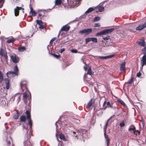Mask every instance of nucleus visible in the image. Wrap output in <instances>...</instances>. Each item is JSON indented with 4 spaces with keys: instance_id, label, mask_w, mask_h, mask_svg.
Masks as SVG:
<instances>
[{
    "instance_id": "f257e3e1",
    "label": "nucleus",
    "mask_w": 146,
    "mask_h": 146,
    "mask_svg": "<svg viewBox=\"0 0 146 146\" xmlns=\"http://www.w3.org/2000/svg\"><path fill=\"white\" fill-rule=\"evenodd\" d=\"M68 5V7L70 8L74 7L75 6L77 7L80 5L82 0H71L70 3L68 0H66Z\"/></svg>"
},
{
    "instance_id": "f03ea898",
    "label": "nucleus",
    "mask_w": 146,
    "mask_h": 146,
    "mask_svg": "<svg viewBox=\"0 0 146 146\" xmlns=\"http://www.w3.org/2000/svg\"><path fill=\"white\" fill-rule=\"evenodd\" d=\"M114 30V28H111L110 29H106L102 30V31L97 33L96 35L99 36L102 35H105L110 33L113 32Z\"/></svg>"
},
{
    "instance_id": "7ed1b4c3",
    "label": "nucleus",
    "mask_w": 146,
    "mask_h": 146,
    "mask_svg": "<svg viewBox=\"0 0 146 146\" xmlns=\"http://www.w3.org/2000/svg\"><path fill=\"white\" fill-rule=\"evenodd\" d=\"M18 71L19 69L17 67V65L16 64L15 66L14 71H8L6 74L7 76L8 77H9V75L11 74H15V75H18Z\"/></svg>"
},
{
    "instance_id": "20e7f679",
    "label": "nucleus",
    "mask_w": 146,
    "mask_h": 146,
    "mask_svg": "<svg viewBox=\"0 0 146 146\" xmlns=\"http://www.w3.org/2000/svg\"><path fill=\"white\" fill-rule=\"evenodd\" d=\"M26 114L27 115V118L28 119V123L30 125V128L31 129L32 126V120L31 119L30 113V112L27 110L26 111Z\"/></svg>"
},
{
    "instance_id": "39448f33",
    "label": "nucleus",
    "mask_w": 146,
    "mask_h": 146,
    "mask_svg": "<svg viewBox=\"0 0 146 146\" xmlns=\"http://www.w3.org/2000/svg\"><path fill=\"white\" fill-rule=\"evenodd\" d=\"M92 28L85 29L80 31H79V33L82 34L85 33L86 35H88L92 32Z\"/></svg>"
},
{
    "instance_id": "423d86ee",
    "label": "nucleus",
    "mask_w": 146,
    "mask_h": 146,
    "mask_svg": "<svg viewBox=\"0 0 146 146\" xmlns=\"http://www.w3.org/2000/svg\"><path fill=\"white\" fill-rule=\"evenodd\" d=\"M62 3L64 5V7L68 6L67 5L68 4L67 1L66 0H55V5H59L61 4Z\"/></svg>"
},
{
    "instance_id": "0eeeda50",
    "label": "nucleus",
    "mask_w": 146,
    "mask_h": 146,
    "mask_svg": "<svg viewBox=\"0 0 146 146\" xmlns=\"http://www.w3.org/2000/svg\"><path fill=\"white\" fill-rule=\"evenodd\" d=\"M11 59L13 63H17L19 61V58L16 54H14L11 56Z\"/></svg>"
},
{
    "instance_id": "6e6552de",
    "label": "nucleus",
    "mask_w": 146,
    "mask_h": 146,
    "mask_svg": "<svg viewBox=\"0 0 146 146\" xmlns=\"http://www.w3.org/2000/svg\"><path fill=\"white\" fill-rule=\"evenodd\" d=\"M86 132V130H85L84 129H82L80 130H77L76 132H74L73 131V133H78L77 134H76V135H74V136L76 137L77 136H78V135H79V133H80V134L81 135H82L84 133H85Z\"/></svg>"
},
{
    "instance_id": "1a4fd4ad",
    "label": "nucleus",
    "mask_w": 146,
    "mask_h": 146,
    "mask_svg": "<svg viewBox=\"0 0 146 146\" xmlns=\"http://www.w3.org/2000/svg\"><path fill=\"white\" fill-rule=\"evenodd\" d=\"M125 62H124L121 63L120 66V71L121 73L124 72L125 70Z\"/></svg>"
},
{
    "instance_id": "9d476101",
    "label": "nucleus",
    "mask_w": 146,
    "mask_h": 146,
    "mask_svg": "<svg viewBox=\"0 0 146 146\" xmlns=\"http://www.w3.org/2000/svg\"><path fill=\"white\" fill-rule=\"evenodd\" d=\"M146 62V54L143 55L142 57V59L141 61V68H143V66L145 65Z\"/></svg>"
},
{
    "instance_id": "9b49d317",
    "label": "nucleus",
    "mask_w": 146,
    "mask_h": 146,
    "mask_svg": "<svg viewBox=\"0 0 146 146\" xmlns=\"http://www.w3.org/2000/svg\"><path fill=\"white\" fill-rule=\"evenodd\" d=\"M146 27V22L142 25H140L138 27L136 28L137 31L141 30Z\"/></svg>"
},
{
    "instance_id": "f8f14e48",
    "label": "nucleus",
    "mask_w": 146,
    "mask_h": 146,
    "mask_svg": "<svg viewBox=\"0 0 146 146\" xmlns=\"http://www.w3.org/2000/svg\"><path fill=\"white\" fill-rule=\"evenodd\" d=\"M26 82L24 81H22L20 83L21 87L22 90H24V89L26 88Z\"/></svg>"
},
{
    "instance_id": "ddd939ff",
    "label": "nucleus",
    "mask_w": 146,
    "mask_h": 146,
    "mask_svg": "<svg viewBox=\"0 0 146 146\" xmlns=\"http://www.w3.org/2000/svg\"><path fill=\"white\" fill-rule=\"evenodd\" d=\"M114 55H108L106 56H98V57L99 58H101L102 59H106L109 58H110L113 57Z\"/></svg>"
},
{
    "instance_id": "4468645a",
    "label": "nucleus",
    "mask_w": 146,
    "mask_h": 146,
    "mask_svg": "<svg viewBox=\"0 0 146 146\" xmlns=\"http://www.w3.org/2000/svg\"><path fill=\"white\" fill-rule=\"evenodd\" d=\"M70 29V27L69 26H67V25H65L63 26L61 28L60 30L61 31H68Z\"/></svg>"
},
{
    "instance_id": "2eb2a0df",
    "label": "nucleus",
    "mask_w": 146,
    "mask_h": 146,
    "mask_svg": "<svg viewBox=\"0 0 146 146\" xmlns=\"http://www.w3.org/2000/svg\"><path fill=\"white\" fill-rule=\"evenodd\" d=\"M28 96L27 95V94L25 92V93H23V100L25 103V104H26L27 103V99L28 97Z\"/></svg>"
},
{
    "instance_id": "dca6fc26",
    "label": "nucleus",
    "mask_w": 146,
    "mask_h": 146,
    "mask_svg": "<svg viewBox=\"0 0 146 146\" xmlns=\"http://www.w3.org/2000/svg\"><path fill=\"white\" fill-rule=\"evenodd\" d=\"M94 9L92 7H91L89 8L85 12V13H84V14L83 15H84L86 14H88L90 13L91 12H92V11H94Z\"/></svg>"
},
{
    "instance_id": "f3484780",
    "label": "nucleus",
    "mask_w": 146,
    "mask_h": 146,
    "mask_svg": "<svg viewBox=\"0 0 146 146\" xmlns=\"http://www.w3.org/2000/svg\"><path fill=\"white\" fill-rule=\"evenodd\" d=\"M137 43L139 45L141 46H145V42L144 40L139 41Z\"/></svg>"
},
{
    "instance_id": "a211bd4d",
    "label": "nucleus",
    "mask_w": 146,
    "mask_h": 146,
    "mask_svg": "<svg viewBox=\"0 0 146 146\" xmlns=\"http://www.w3.org/2000/svg\"><path fill=\"white\" fill-rule=\"evenodd\" d=\"M5 80V84H6V89L7 90H8L9 89V80L8 79H6V80Z\"/></svg>"
},
{
    "instance_id": "6ab92c4d",
    "label": "nucleus",
    "mask_w": 146,
    "mask_h": 146,
    "mask_svg": "<svg viewBox=\"0 0 146 146\" xmlns=\"http://www.w3.org/2000/svg\"><path fill=\"white\" fill-rule=\"evenodd\" d=\"M59 138L60 139L64 141H66L65 136L63 134L61 133L59 135Z\"/></svg>"
},
{
    "instance_id": "aec40b11",
    "label": "nucleus",
    "mask_w": 146,
    "mask_h": 146,
    "mask_svg": "<svg viewBox=\"0 0 146 146\" xmlns=\"http://www.w3.org/2000/svg\"><path fill=\"white\" fill-rule=\"evenodd\" d=\"M92 99L90 100L89 101V102L88 104L87 105V108H90L92 106Z\"/></svg>"
},
{
    "instance_id": "412c9836",
    "label": "nucleus",
    "mask_w": 146,
    "mask_h": 146,
    "mask_svg": "<svg viewBox=\"0 0 146 146\" xmlns=\"http://www.w3.org/2000/svg\"><path fill=\"white\" fill-rule=\"evenodd\" d=\"M102 3H101V6H99L98 7V11L100 12H103L104 10V7H102Z\"/></svg>"
},
{
    "instance_id": "4be33fe9",
    "label": "nucleus",
    "mask_w": 146,
    "mask_h": 146,
    "mask_svg": "<svg viewBox=\"0 0 146 146\" xmlns=\"http://www.w3.org/2000/svg\"><path fill=\"white\" fill-rule=\"evenodd\" d=\"M6 100V98L5 96H4L3 98H2V100H1V104L2 105H5L6 104V102L5 100Z\"/></svg>"
},
{
    "instance_id": "5701e85b",
    "label": "nucleus",
    "mask_w": 146,
    "mask_h": 146,
    "mask_svg": "<svg viewBox=\"0 0 146 146\" xmlns=\"http://www.w3.org/2000/svg\"><path fill=\"white\" fill-rule=\"evenodd\" d=\"M24 146H32L31 143L27 141H24Z\"/></svg>"
},
{
    "instance_id": "b1692460",
    "label": "nucleus",
    "mask_w": 146,
    "mask_h": 146,
    "mask_svg": "<svg viewBox=\"0 0 146 146\" xmlns=\"http://www.w3.org/2000/svg\"><path fill=\"white\" fill-rule=\"evenodd\" d=\"M16 111V113L13 115V118L15 119H17L18 118L19 116L20 115L18 112V111Z\"/></svg>"
},
{
    "instance_id": "393cba45",
    "label": "nucleus",
    "mask_w": 146,
    "mask_h": 146,
    "mask_svg": "<svg viewBox=\"0 0 146 146\" xmlns=\"http://www.w3.org/2000/svg\"><path fill=\"white\" fill-rule=\"evenodd\" d=\"M30 9L31 11L30 12V13H31L32 16H35L36 14V12L35 11H33V9L31 7H30Z\"/></svg>"
},
{
    "instance_id": "a878e982",
    "label": "nucleus",
    "mask_w": 146,
    "mask_h": 146,
    "mask_svg": "<svg viewBox=\"0 0 146 146\" xmlns=\"http://www.w3.org/2000/svg\"><path fill=\"white\" fill-rule=\"evenodd\" d=\"M3 80V76L1 71H0V83H1Z\"/></svg>"
},
{
    "instance_id": "bb28decb",
    "label": "nucleus",
    "mask_w": 146,
    "mask_h": 146,
    "mask_svg": "<svg viewBox=\"0 0 146 146\" xmlns=\"http://www.w3.org/2000/svg\"><path fill=\"white\" fill-rule=\"evenodd\" d=\"M111 118H109L108 119V120L107 121V122H106V124L105 126L104 127V132H106V130L107 129V125H108V122L110 120V119Z\"/></svg>"
},
{
    "instance_id": "cd10ccee",
    "label": "nucleus",
    "mask_w": 146,
    "mask_h": 146,
    "mask_svg": "<svg viewBox=\"0 0 146 146\" xmlns=\"http://www.w3.org/2000/svg\"><path fill=\"white\" fill-rule=\"evenodd\" d=\"M26 120V117L25 116H22L20 117V120L22 122H25Z\"/></svg>"
},
{
    "instance_id": "c85d7f7f",
    "label": "nucleus",
    "mask_w": 146,
    "mask_h": 146,
    "mask_svg": "<svg viewBox=\"0 0 146 146\" xmlns=\"http://www.w3.org/2000/svg\"><path fill=\"white\" fill-rule=\"evenodd\" d=\"M19 10L17 7L14 9L15 14V16H18L19 14Z\"/></svg>"
},
{
    "instance_id": "c756f323",
    "label": "nucleus",
    "mask_w": 146,
    "mask_h": 146,
    "mask_svg": "<svg viewBox=\"0 0 146 146\" xmlns=\"http://www.w3.org/2000/svg\"><path fill=\"white\" fill-rule=\"evenodd\" d=\"M52 55L54 58H58L60 57V54L58 53L53 54Z\"/></svg>"
},
{
    "instance_id": "7c9ffc66",
    "label": "nucleus",
    "mask_w": 146,
    "mask_h": 146,
    "mask_svg": "<svg viewBox=\"0 0 146 146\" xmlns=\"http://www.w3.org/2000/svg\"><path fill=\"white\" fill-rule=\"evenodd\" d=\"M135 129V127L133 125H131L129 127L128 130L130 131L131 130H134Z\"/></svg>"
},
{
    "instance_id": "2f4dec72",
    "label": "nucleus",
    "mask_w": 146,
    "mask_h": 146,
    "mask_svg": "<svg viewBox=\"0 0 146 146\" xmlns=\"http://www.w3.org/2000/svg\"><path fill=\"white\" fill-rule=\"evenodd\" d=\"M15 40V39L13 38H12V39H9L8 40H7V42L8 43H12L14 42Z\"/></svg>"
},
{
    "instance_id": "473e14b6",
    "label": "nucleus",
    "mask_w": 146,
    "mask_h": 146,
    "mask_svg": "<svg viewBox=\"0 0 146 146\" xmlns=\"http://www.w3.org/2000/svg\"><path fill=\"white\" fill-rule=\"evenodd\" d=\"M118 102L119 103L122 105H123L124 107H125L126 104L123 101L121 100H119L118 101Z\"/></svg>"
},
{
    "instance_id": "72a5a7b5",
    "label": "nucleus",
    "mask_w": 146,
    "mask_h": 146,
    "mask_svg": "<svg viewBox=\"0 0 146 146\" xmlns=\"http://www.w3.org/2000/svg\"><path fill=\"white\" fill-rule=\"evenodd\" d=\"M87 74H89L90 75H92L93 74L90 68L88 70Z\"/></svg>"
},
{
    "instance_id": "f704fd0d",
    "label": "nucleus",
    "mask_w": 146,
    "mask_h": 146,
    "mask_svg": "<svg viewBox=\"0 0 146 146\" xmlns=\"http://www.w3.org/2000/svg\"><path fill=\"white\" fill-rule=\"evenodd\" d=\"M18 49L20 51L22 52L25 50V48L24 46L19 47Z\"/></svg>"
},
{
    "instance_id": "c9c22d12",
    "label": "nucleus",
    "mask_w": 146,
    "mask_h": 146,
    "mask_svg": "<svg viewBox=\"0 0 146 146\" xmlns=\"http://www.w3.org/2000/svg\"><path fill=\"white\" fill-rule=\"evenodd\" d=\"M23 130L25 131L27 133V135H28L27 132H28V130L27 127H26L25 125L23 126Z\"/></svg>"
},
{
    "instance_id": "e433bc0d",
    "label": "nucleus",
    "mask_w": 146,
    "mask_h": 146,
    "mask_svg": "<svg viewBox=\"0 0 146 146\" xmlns=\"http://www.w3.org/2000/svg\"><path fill=\"white\" fill-rule=\"evenodd\" d=\"M133 80V78L132 77L131 78L127 81V83L129 84H131Z\"/></svg>"
},
{
    "instance_id": "4c0bfd02",
    "label": "nucleus",
    "mask_w": 146,
    "mask_h": 146,
    "mask_svg": "<svg viewBox=\"0 0 146 146\" xmlns=\"http://www.w3.org/2000/svg\"><path fill=\"white\" fill-rule=\"evenodd\" d=\"M36 22L37 24L39 25H41L43 24V23L41 20H37Z\"/></svg>"
},
{
    "instance_id": "58836bf2",
    "label": "nucleus",
    "mask_w": 146,
    "mask_h": 146,
    "mask_svg": "<svg viewBox=\"0 0 146 146\" xmlns=\"http://www.w3.org/2000/svg\"><path fill=\"white\" fill-rule=\"evenodd\" d=\"M100 17H96L94 18V21H96L100 20Z\"/></svg>"
},
{
    "instance_id": "ea45409f",
    "label": "nucleus",
    "mask_w": 146,
    "mask_h": 146,
    "mask_svg": "<svg viewBox=\"0 0 146 146\" xmlns=\"http://www.w3.org/2000/svg\"><path fill=\"white\" fill-rule=\"evenodd\" d=\"M102 38L104 40L106 41L110 39V36H107L106 37L103 36Z\"/></svg>"
},
{
    "instance_id": "a19ab883",
    "label": "nucleus",
    "mask_w": 146,
    "mask_h": 146,
    "mask_svg": "<svg viewBox=\"0 0 146 146\" xmlns=\"http://www.w3.org/2000/svg\"><path fill=\"white\" fill-rule=\"evenodd\" d=\"M92 38H86L85 40L86 43H88L90 41H92Z\"/></svg>"
},
{
    "instance_id": "79ce46f5",
    "label": "nucleus",
    "mask_w": 146,
    "mask_h": 146,
    "mask_svg": "<svg viewBox=\"0 0 146 146\" xmlns=\"http://www.w3.org/2000/svg\"><path fill=\"white\" fill-rule=\"evenodd\" d=\"M110 107H111V105L110 102H108L107 103V106L106 107H105L104 109H105L106 108H109Z\"/></svg>"
},
{
    "instance_id": "37998d69",
    "label": "nucleus",
    "mask_w": 146,
    "mask_h": 146,
    "mask_svg": "<svg viewBox=\"0 0 146 146\" xmlns=\"http://www.w3.org/2000/svg\"><path fill=\"white\" fill-rule=\"evenodd\" d=\"M92 41L95 42H97V39L96 38H92Z\"/></svg>"
},
{
    "instance_id": "c03bdc74",
    "label": "nucleus",
    "mask_w": 146,
    "mask_h": 146,
    "mask_svg": "<svg viewBox=\"0 0 146 146\" xmlns=\"http://www.w3.org/2000/svg\"><path fill=\"white\" fill-rule=\"evenodd\" d=\"M2 56L4 57L5 58L6 61L7 62L8 60V57L7 54H4Z\"/></svg>"
},
{
    "instance_id": "a18cd8bd",
    "label": "nucleus",
    "mask_w": 146,
    "mask_h": 146,
    "mask_svg": "<svg viewBox=\"0 0 146 146\" xmlns=\"http://www.w3.org/2000/svg\"><path fill=\"white\" fill-rule=\"evenodd\" d=\"M107 142V145L108 146L110 144V139L109 137L105 139Z\"/></svg>"
},
{
    "instance_id": "49530a36",
    "label": "nucleus",
    "mask_w": 146,
    "mask_h": 146,
    "mask_svg": "<svg viewBox=\"0 0 146 146\" xmlns=\"http://www.w3.org/2000/svg\"><path fill=\"white\" fill-rule=\"evenodd\" d=\"M133 133L136 135H137V133L139 134H140V132L138 130L135 131H134Z\"/></svg>"
},
{
    "instance_id": "de8ad7c7",
    "label": "nucleus",
    "mask_w": 146,
    "mask_h": 146,
    "mask_svg": "<svg viewBox=\"0 0 146 146\" xmlns=\"http://www.w3.org/2000/svg\"><path fill=\"white\" fill-rule=\"evenodd\" d=\"M56 37H54L52 38L50 40V44H52V42L56 40Z\"/></svg>"
},
{
    "instance_id": "09e8293b",
    "label": "nucleus",
    "mask_w": 146,
    "mask_h": 146,
    "mask_svg": "<svg viewBox=\"0 0 146 146\" xmlns=\"http://www.w3.org/2000/svg\"><path fill=\"white\" fill-rule=\"evenodd\" d=\"M120 126L121 127H123L125 126V123L124 122H122L119 124Z\"/></svg>"
},
{
    "instance_id": "8fccbe9b",
    "label": "nucleus",
    "mask_w": 146,
    "mask_h": 146,
    "mask_svg": "<svg viewBox=\"0 0 146 146\" xmlns=\"http://www.w3.org/2000/svg\"><path fill=\"white\" fill-rule=\"evenodd\" d=\"M141 75V73L140 72H139L138 73H137L136 74V76L138 77H140Z\"/></svg>"
},
{
    "instance_id": "3c124183",
    "label": "nucleus",
    "mask_w": 146,
    "mask_h": 146,
    "mask_svg": "<svg viewBox=\"0 0 146 146\" xmlns=\"http://www.w3.org/2000/svg\"><path fill=\"white\" fill-rule=\"evenodd\" d=\"M100 26V24L99 23H95L94 25L95 27H99Z\"/></svg>"
},
{
    "instance_id": "603ef678",
    "label": "nucleus",
    "mask_w": 146,
    "mask_h": 146,
    "mask_svg": "<svg viewBox=\"0 0 146 146\" xmlns=\"http://www.w3.org/2000/svg\"><path fill=\"white\" fill-rule=\"evenodd\" d=\"M4 54L2 53V48L1 47L0 48V55L2 56Z\"/></svg>"
},
{
    "instance_id": "864d4df0",
    "label": "nucleus",
    "mask_w": 146,
    "mask_h": 146,
    "mask_svg": "<svg viewBox=\"0 0 146 146\" xmlns=\"http://www.w3.org/2000/svg\"><path fill=\"white\" fill-rule=\"evenodd\" d=\"M71 51L72 53H76L77 52V50L74 49H72Z\"/></svg>"
},
{
    "instance_id": "5fc2aeb1",
    "label": "nucleus",
    "mask_w": 146,
    "mask_h": 146,
    "mask_svg": "<svg viewBox=\"0 0 146 146\" xmlns=\"http://www.w3.org/2000/svg\"><path fill=\"white\" fill-rule=\"evenodd\" d=\"M3 0H0V8H1L3 6L2 1Z\"/></svg>"
},
{
    "instance_id": "6e6d98bb",
    "label": "nucleus",
    "mask_w": 146,
    "mask_h": 146,
    "mask_svg": "<svg viewBox=\"0 0 146 146\" xmlns=\"http://www.w3.org/2000/svg\"><path fill=\"white\" fill-rule=\"evenodd\" d=\"M88 67V66L86 65L85 66H84V69L85 70H87Z\"/></svg>"
},
{
    "instance_id": "4d7b16f0",
    "label": "nucleus",
    "mask_w": 146,
    "mask_h": 146,
    "mask_svg": "<svg viewBox=\"0 0 146 146\" xmlns=\"http://www.w3.org/2000/svg\"><path fill=\"white\" fill-rule=\"evenodd\" d=\"M65 50V49L64 48H62L60 50H59V52L60 53H62Z\"/></svg>"
},
{
    "instance_id": "13d9d810",
    "label": "nucleus",
    "mask_w": 146,
    "mask_h": 146,
    "mask_svg": "<svg viewBox=\"0 0 146 146\" xmlns=\"http://www.w3.org/2000/svg\"><path fill=\"white\" fill-rule=\"evenodd\" d=\"M104 137L105 139L106 138H108V136L106 134V132H104Z\"/></svg>"
},
{
    "instance_id": "bf43d9fd",
    "label": "nucleus",
    "mask_w": 146,
    "mask_h": 146,
    "mask_svg": "<svg viewBox=\"0 0 146 146\" xmlns=\"http://www.w3.org/2000/svg\"><path fill=\"white\" fill-rule=\"evenodd\" d=\"M143 53L144 54H146V46L144 48V49L143 50Z\"/></svg>"
},
{
    "instance_id": "052dcab7",
    "label": "nucleus",
    "mask_w": 146,
    "mask_h": 146,
    "mask_svg": "<svg viewBox=\"0 0 146 146\" xmlns=\"http://www.w3.org/2000/svg\"><path fill=\"white\" fill-rule=\"evenodd\" d=\"M17 9L19 10H21V9H23V8L22 7H17V6L16 7Z\"/></svg>"
},
{
    "instance_id": "680f3d73",
    "label": "nucleus",
    "mask_w": 146,
    "mask_h": 146,
    "mask_svg": "<svg viewBox=\"0 0 146 146\" xmlns=\"http://www.w3.org/2000/svg\"><path fill=\"white\" fill-rule=\"evenodd\" d=\"M44 27V26L43 25H40L39 28L42 29H43Z\"/></svg>"
},
{
    "instance_id": "e2e57ef3",
    "label": "nucleus",
    "mask_w": 146,
    "mask_h": 146,
    "mask_svg": "<svg viewBox=\"0 0 146 146\" xmlns=\"http://www.w3.org/2000/svg\"><path fill=\"white\" fill-rule=\"evenodd\" d=\"M7 142L8 143L9 145H10L11 144V142L10 141H9L8 140H7Z\"/></svg>"
},
{
    "instance_id": "0e129e2a",
    "label": "nucleus",
    "mask_w": 146,
    "mask_h": 146,
    "mask_svg": "<svg viewBox=\"0 0 146 146\" xmlns=\"http://www.w3.org/2000/svg\"><path fill=\"white\" fill-rule=\"evenodd\" d=\"M49 45H48L47 46V49L48 50V51L49 53H50V52L49 49Z\"/></svg>"
},
{
    "instance_id": "69168bd1",
    "label": "nucleus",
    "mask_w": 146,
    "mask_h": 146,
    "mask_svg": "<svg viewBox=\"0 0 146 146\" xmlns=\"http://www.w3.org/2000/svg\"><path fill=\"white\" fill-rule=\"evenodd\" d=\"M56 136L57 137V140H58V135H57V132L56 134Z\"/></svg>"
},
{
    "instance_id": "338daca9",
    "label": "nucleus",
    "mask_w": 146,
    "mask_h": 146,
    "mask_svg": "<svg viewBox=\"0 0 146 146\" xmlns=\"http://www.w3.org/2000/svg\"><path fill=\"white\" fill-rule=\"evenodd\" d=\"M106 101H105V102H104V104H103V106H104L105 105H106Z\"/></svg>"
},
{
    "instance_id": "774afa93",
    "label": "nucleus",
    "mask_w": 146,
    "mask_h": 146,
    "mask_svg": "<svg viewBox=\"0 0 146 146\" xmlns=\"http://www.w3.org/2000/svg\"><path fill=\"white\" fill-rule=\"evenodd\" d=\"M38 16L39 17H40L42 16V15L40 13H39L38 15Z\"/></svg>"
}]
</instances>
